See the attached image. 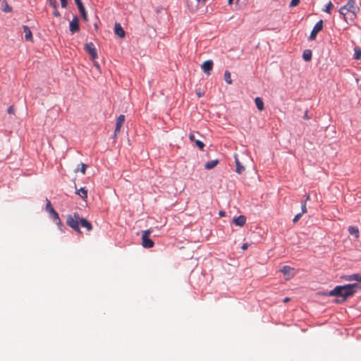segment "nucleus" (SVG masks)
I'll return each instance as SVG.
<instances>
[{"label": "nucleus", "mask_w": 361, "mask_h": 361, "mask_svg": "<svg viewBox=\"0 0 361 361\" xmlns=\"http://www.w3.org/2000/svg\"><path fill=\"white\" fill-rule=\"evenodd\" d=\"M46 211L49 213L51 218L58 219L59 214L55 211L50 201L47 199Z\"/></svg>", "instance_id": "9b49d317"}, {"label": "nucleus", "mask_w": 361, "mask_h": 361, "mask_svg": "<svg viewBox=\"0 0 361 361\" xmlns=\"http://www.w3.org/2000/svg\"><path fill=\"white\" fill-rule=\"evenodd\" d=\"M84 49L90 55V59L92 61L97 59V52L94 47V44L92 42L86 43L84 47Z\"/></svg>", "instance_id": "39448f33"}, {"label": "nucleus", "mask_w": 361, "mask_h": 361, "mask_svg": "<svg viewBox=\"0 0 361 361\" xmlns=\"http://www.w3.org/2000/svg\"><path fill=\"white\" fill-rule=\"evenodd\" d=\"M224 80L228 84H232V80L231 78V73L228 71L224 72Z\"/></svg>", "instance_id": "7c9ffc66"}, {"label": "nucleus", "mask_w": 361, "mask_h": 361, "mask_svg": "<svg viewBox=\"0 0 361 361\" xmlns=\"http://www.w3.org/2000/svg\"><path fill=\"white\" fill-rule=\"evenodd\" d=\"M341 279H345L346 281H356L358 282H361V275L359 274H353L351 275H344L341 276Z\"/></svg>", "instance_id": "dca6fc26"}, {"label": "nucleus", "mask_w": 361, "mask_h": 361, "mask_svg": "<svg viewBox=\"0 0 361 361\" xmlns=\"http://www.w3.org/2000/svg\"><path fill=\"white\" fill-rule=\"evenodd\" d=\"M334 7V4L331 1H329L325 6V8L324 9V11L327 13H331V11Z\"/></svg>", "instance_id": "2f4dec72"}, {"label": "nucleus", "mask_w": 361, "mask_h": 361, "mask_svg": "<svg viewBox=\"0 0 361 361\" xmlns=\"http://www.w3.org/2000/svg\"><path fill=\"white\" fill-rule=\"evenodd\" d=\"M255 102L258 110L263 111L264 109V102L262 98L256 97L255 99Z\"/></svg>", "instance_id": "bb28decb"}, {"label": "nucleus", "mask_w": 361, "mask_h": 361, "mask_svg": "<svg viewBox=\"0 0 361 361\" xmlns=\"http://www.w3.org/2000/svg\"><path fill=\"white\" fill-rule=\"evenodd\" d=\"M293 270V269L289 266H283L281 269V271L285 275V276H290V272Z\"/></svg>", "instance_id": "cd10ccee"}, {"label": "nucleus", "mask_w": 361, "mask_h": 361, "mask_svg": "<svg viewBox=\"0 0 361 361\" xmlns=\"http://www.w3.org/2000/svg\"><path fill=\"white\" fill-rule=\"evenodd\" d=\"M7 112H8V114H13V112H14V108H13V106H9V107L8 108V109H7Z\"/></svg>", "instance_id": "ea45409f"}, {"label": "nucleus", "mask_w": 361, "mask_h": 361, "mask_svg": "<svg viewBox=\"0 0 361 361\" xmlns=\"http://www.w3.org/2000/svg\"><path fill=\"white\" fill-rule=\"evenodd\" d=\"M51 6L54 8H56L58 6V4L56 0H48Z\"/></svg>", "instance_id": "f704fd0d"}, {"label": "nucleus", "mask_w": 361, "mask_h": 361, "mask_svg": "<svg viewBox=\"0 0 361 361\" xmlns=\"http://www.w3.org/2000/svg\"><path fill=\"white\" fill-rule=\"evenodd\" d=\"M61 6L66 8L68 5V0H60Z\"/></svg>", "instance_id": "4c0bfd02"}, {"label": "nucleus", "mask_w": 361, "mask_h": 361, "mask_svg": "<svg viewBox=\"0 0 361 361\" xmlns=\"http://www.w3.org/2000/svg\"><path fill=\"white\" fill-rule=\"evenodd\" d=\"M302 214L301 213H299L295 216V217L293 219V223H297L300 219L302 217Z\"/></svg>", "instance_id": "c9c22d12"}, {"label": "nucleus", "mask_w": 361, "mask_h": 361, "mask_svg": "<svg viewBox=\"0 0 361 361\" xmlns=\"http://www.w3.org/2000/svg\"><path fill=\"white\" fill-rule=\"evenodd\" d=\"M348 232L353 235L356 239L359 238V229L356 226H350L348 227Z\"/></svg>", "instance_id": "a878e982"}, {"label": "nucleus", "mask_w": 361, "mask_h": 361, "mask_svg": "<svg viewBox=\"0 0 361 361\" xmlns=\"http://www.w3.org/2000/svg\"><path fill=\"white\" fill-rule=\"evenodd\" d=\"M80 216L78 212L66 216V224L71 227L77 233L81 234L82 231L80 228Z\"/></svg>", "instance_id": "7ed1b4c3"}, {"label": "nucleus", "mask_w": 361, "mask_h": 361, "mask_svg": "<svg viewBox=\"0 0 361 361\" xmlns=\"http://www.w3.org/2000/svg\"><path fill=\"white\" fill-rule=\"evenodd\" d=\"M225 214H226V212H224V211H220V212H219V215H220L221 216H225Z\"/></svg>", "instance_id": "49530a36"}, {"label": "nucleus", "mask_w": 361, "mask_h": 361, "mask_svg": "<svg viewBox=\"0 0 361 361\" xmlns=\"http://www.w3.org/2000/svg\"><path fill=\"white\" fill-rule=\"evenodd\" d=\"M219 161L218 159L209 161L205 164L204 168L207 170H211L214 169L219 164Z\"/></svg>", "instance_id": "4be33fe9"}, {"label": "nucleus", "mask_w": 361, "mask_h": 361, "mask_svg": "<svg viewBox=\"0 0 361 361\" xmlns=\"http://www.w3.org/2000/svg\"><path fill=\"white\" fill-rule=\"evenodd\" d=\"M290 300V298H286L285 299H283V302H287Z\"/></svg>", "instance_id": "de8ad7c7"}, {"label": "nucleus", "mask_w": 361, "mask_h": 361, "mask_svg": "<svg viewBox=\"0 0 361 361\" xmlns=\"http://www.w3.org/2000/svg\"><path fill=\"white\" fill-rule=\"evenodd\" d=\"M196 1H197V4H200V3H202V5H204V4H205V3H206V1H207V0H196Z\"/></svg>", "instance_id": "c03bdc74"}, {"label": "nucleus", "mask_w": 361, "mask_h": 361, "mask_svg": "<svg viewBox=\"0 0 361 361\" xmlns=\"http://www.w3.org/2000/svg\"><path fill=\"white\" fill-rule=\"evenodd\" d=\"M233 0H228V4L231 5L233 4Z\"/></svg>", "instance_id": "8fccbe9b"}, {"label": "nucleus", "mask_w": 361, "mask_h": 361, "mask_svg": "<svg viewBox=\"0 0 361 361\" xmlns=\"http://www.w3.org/2000/svg\"><path fill=\"white\" fill-rule=\"evenodd\" d=\"M248 246H249L248 243H244V244L241 246V248H242V250H247V249Z\"/></svg>", "instance_id": "37998d69"}, {"label": "nucleus", "mask_w": 361, "mask_h": 361, "mask_svg": "<svg viewBox=\"0 0 361 361\" xmlns=\"http://www.w3.org/2000/svg\"><path fill=\"white\" fill-rule=\"evenodd\" d=\"M53 221L55 222V224L58 226V228L61 231V232H65V231L66 230V227L63 224V223L61 222L60 218H59V216H58V219H53Z\"/></svg>", "instance_id": "b1692460"}, {"label": "nucleus", "mask_w": 361, "mask_h": 361, "mask_svg": "<svg viewBox=\"0 0 361 361\" xmlns=\"http://www.w3.org/2000/svg\"><path fill=\"white\" fill-rule=\"evenodd\" d=\"M213 61L212 60H207L203 62L201 67L204 73L209 75L213 68Z\"/></svg>", "instance_id": "9d476101"}, {"label": "nucleus", "mask_w": 361, "mask_h": 361, "mask_svg": "<svg viewBox=\"0 0 361 361\" xmlns=\"http://www.w3.org/2000/svg\"><path fill=\"white\" fill-rule=\"evenodd\" d=\"M69 30L72 34L80 31L79 18L77 16H74L73 20L70 22Z\"/></svg>", "instance_id": "0eeeda50"}, {"label": "nucleus", "mask_w": 361, "mask_h": 361, "mask_svg": "<svg viewBox=\"0 0 361 361\" xmlns=\"http://www.w3.org/2000/svg\"><path fill=\"white\" fill-rule=\"evenodd\" d=\"M94 66L100 71V66L98 62L95 61V60L93 61Z\"/></svg>", "instance_id": "58836bf2"}, {"label": "nucleus", "mask_w": 361, "mask_h": 361, "mask_svg": "<svg viewBox=\"0 0 361 361\" xmlns=\"http://www.w3.org/2000/svg\"><path fill=\"white\" fill-rule=\"evenodd\" d=\"M2 11L4 12H11L12 11V8L10 6L6 0H4L2 2Z\"/></svg>", "instance_id": "c85d7f7f"}, {"label": "nucleus", "mask_w": 361, "mask_h": 361, "mask_svg": "<svg viewBox=\"0 0 361 361\" xmlns=\"http://www.w3.org/2000/svg\"><path fill=\"white\" fill-rule=\"evenodd\" d=\"M233 222L238 226H243L246 223V217L244 215H240L233 218Z\"/></svg>", "instance_id": "2eb2a0df"}, {"label": "nucleus", "mask_w": 361, "mask_h": 361, "mask_svg": "<svg viewBox=\"0 0 361 361\" xmlns=\"http://www.w3.org/2000/svg\"><path fill=\"white\" fill-rule=\"evenodd\" d=\"M75 194L80 195L82 200H85L87 197V190H86L85 188H81L80 189L78 190L75 185Z\"/></svg>", "instance_id": "6ab92c4d"}, {"label": "nucleus", "mask_w": 361, "mask_h": 361, "mask_svg": "<svg viewBox=\"0 0 361 361\" xmlns=\"http://www.w3.org/2000/svg\"><path fill=\"white\" fill-rule=\"evenodd\" d=\"M54 11L53 12L54 16H56V17H59L61 16V14L58 11L57 8H54Z\"/></svg>", "instance_id": "a19ab883"}, {"label": "nucleus", "mask_w": 361, "mask_h": 361, "mask_svg": "<svg viewBox=\"0 0 361 361\" xmlns=\"http://www.w3.org/2000/svg\"><path fill=\"white\" fill-rule=\"evenodd\" d=\"M53 221L55 222V224L58 226V228L61 231V232H65V231L66 230V227L63 224V223L61 222L60 218H59V216H58V219H53Z\"/></svg>", "instance_id": "5701e85b"}, {"label": "nucleus", "mask_w": 361, "mask_h": 361, "mask_svg": "<svg viewBox=\"0 0 361 361\" xmlns=\"http://www.w3.org/2000/svg\"><path fill=\"white\" fill-rule=\"evenodd\" d=\"M75 3L78 8V11L80 13L82 18L83 19L84 21L87 22L88 20L87 13V11L85 10V8L82 1L81 0H75Z\"/></svg>", "instance_id": "6e6552de"}, {"label": "nucleus", "mask_w": 361, "mask_h": 361, "mask_svg": "<svg viewBox=\"0 0 361 361\" xmlns=\"http://www.w3.org/2000/svg\"><path fill=\"white\" fill-rule=\"evenodd\" d=\"M347 4L339 9L338 12L340 15L343 17V19L346 22L348 23V20H347V14L349 12H353V11H360V8L358 7L355 4V0H347Z\"/></svg>", "instance_id": "f03ea898"}, {"label": "nucleus", "mask_w": 361, "mask_h": 361, "mask_svg": "<svg viewBox=\"0 0 361 361\" xmlns=\"http://www.w3.org/2000/svg\"><path fill=\"white\" fill-rule=\"evenodd\" d=\"M125 121V116L120 115L116 120V127L114 130V137L116 136L117 133L120 132L121 128Z\"/></svg>", "instance_id": "f8f14e48"}, {"label": "nucleus", "mask_w": 361, "mask_h": 361, "mask_svg": "<svg viewBox=\"0 0 361 361\" xmlns=\"http://www.w3.org/2000/svg\"><path fill=\"white\" fill-rule=\"evenodd\" d=\"M238 1H239V0H236V4H238Z\"/></svg>", "instance_id": "864d4df0"}, {"label": "nucleus", "mask_w": 361, "mask_h": 361, "mask_svg": "<svg viewBox=\"0 0 361 361\" xmlns=\"http://www.w3.org/2000/svg\"><path fill=\"white\" fill-rule=\"evenodd\" d=\"M23 29L25 32V39L26 41L32 42L33 41L32 33L30 29L29 28V27L27 25H23Z\"/></svg>", "instance_id": "f3484780"}, {"label": "nucleus", "mask_w": 361, "mask_h": 361, "mask_svg": "<svg viewBox=\"0 0 361 361\" xmlns=\"http://www.w3.org/2000/svg\"><path fill=\"white\" fill-rule=\"evenodd\" d=\"M80 165H81L80 172L82 174H85V171H86V169H87V165L85 164H83V163H82Z\"/></svg>", "instance_id": "e433bc0d"}, {"label": "nucleus", "mask_w": 361, "mask_h": 361, "mask_svg": "<svg viewBox=\"0 0 361 361\" xmlns=\"http://www.w3.org/2000/svg\"><path fill=\"white\" fill-rule=\"evenodd\" d=\"M303 118L304 119H309L310 118V117L308 116V111L306 110L305 114H304V116H303Z\"/></svg>", "instance_id": "79ce46f5"}, {"label": "nucleus", "mask_w": 361, "mask_h": 361, "mask_svg": "<svg viewBox=\"0 0 361 361\" xmlns=\"http://www.w3.org/2000/svg\"><path fill=\"white\" fill-rule=\"evenodd\" d=\"M300 2V0H291L289 6L290 7H295L297 6Z\"/></svg>", "instance_id": "473e14b6"}, {"label": "nucleus", "mask_w": 361, "mask_h": 361, "mask_svg": "<svg viewBox=\"0 0 361 361\" xmlns=\"http://www.w3.org/2000/svg\"><path fill=\"white\" fill-rule=\"evenodd\" d=\"M312 52L310 49H305L302 53V59L305 61L309 62L312 60Z\"/></svg>", "instance_id": "412c9836"}, {"label": "nucleus", "mask_w": 361, "mask_h": 361, "mask_svg": "<svg viewBox=\"0 0 361 361\" xmlns=\"http://www.w3.org/2000/svg\"><path fill=\"white\" fill-rule=\"evenodd\" d=\"M359 11H353V12H349V15H347V20H348V23H347L349 25H356L354 21L355 19L357 18V14Z\"/></svg>", "instance_id": "a211bd4d"}, {"label": "nucleus", "mask_w": 361, "mask_h": 361, "mask_svg": "<svg viewBox=\"0 0 361 361\" xmlns=\"http://www.w3.org/2000/svg\"><path fill=\"white\" fill-rule=\"evenodd\" d=\"M196 134L197 135V136H199V137H202V135H201L200 133L196 132Z\"/></svg>", "instance_id": "3c124183"}, {"label": "nucleus", "mask_w": 361, "mask_h": 361, "mask_svg": "<svg viewBox=\"0 0 361 361\" xmlns=\"http://www.w3.org/2000/svg\"><path fill=\"white\" fill-rule=\"evenodd\" d=\"M324 21L323 20H319L314 26L310 35L309 37L310 40H314L317 37V34L323 30Z\"/></svg>", "instance_id": "423d86ee"}, {"label": "nucleus", "mask_w": 361, "mask_h": 361, "mask_svg": "<svg viewBox=\"0 0 361 361\" xmlns=\"http://www.w3.org/2000/svg\"><path fill=\"white\" fill-rule=\"evenodd\" d=\"M197 94L200 97L202 96V94L200 92H198Z\"/></svg>", "instance_id": "603ef678"}, {"label": "nucleus", "mask_w": 361, "mask_h": 361, "mask_svg": "<svg viewBox=\"0 0 361 361\" xmlns=\"http://www.w3.org/2000/svg\"><path fill=\"white\" fill-rule=\"evenodd\" d=\"M114 32L120 38H124L126 36V32L121 27L119 23H116L114 25Z\"/></svg>", "instance_id": "ddd939ff"}, {"label": "nucleus", "mask_w": 361, "mask_h": 361, "mask_svg": "<svg viewBox=\"0 0 361 361\" xmlns=\"http://www.w3.org/2000/svg\"><path fill=\"white\" fill-rule=\"evenodd\" d=\"M355 54L354 59L356 60H359L361 59V49L358 47H355L354 48Z\"/></svg>", "instance_id": "c756f323"}, {"label": "nucleus", "mask_w": 361, "mask_h": 361, "mask_svg": "<svg viewBox=\"0 0 361 361\" xmlns=\"http://www.w3.org/2000/svg\"><path fill=\"white\" fill-rule=\"evenodd\" d=\"M305 200H306V202H307V200H310V195H309V194H306V195H305Z\"/></svg>", "instance_id": "a18cd8bd"}, {"label": "nucleus", "mask_w": 361, "mask_h": 361, "mask_svg": "<svg viewBox=\"0 0 361 361\" xmlns=\"http://www.w3.org/2000/svg\"><path fill=\"white\" fill-rule=\"evenodd\" d=\"M306 212H307L306 200H303L302 202V212H301V214H303Z\"/></svg>", "instance_id": "72a5a7b5"}, {"label": "nucleus", "mask_w": 361, "mask_h": 361, "mask_svg": "<svg viewBox=\"0 0 361 361\" xmlns=\"http://www.w3.org/2000/svg\"><path fill=\"white\" fill-rule=\"evenodd\" d=\"M94 27L96 30H98V25H97V23H94Z\"/></svg>", "instance_id": "09e8293b"}, {"label": "nucleus", "mask_w": 361, "mask_h": 361, "mask_svg": "<svg viewBox=\"0 0 361 361\" xmlns=\"http://www.w3.org/2000/svg\"><path fill=\"white\" fill-rule=\"evenodd\" d=\"M53 221L55 222V224L58 226V228L61 231V232H65V231L66 230V227L63 224V223L61 222L60 218H59V216H58V219H53Z\"/></svg>", "instance_id": "393cba45"}, {"label": "nucleus", "mask_w": 361, "mask_h": 361, "mask_svg": "<svg viewBox=\"0 0 361 361\" xmlns=\"http://www.w3.org/2000/svg\"><path fill=\"white\" fill-rule=\"evenodd\" d=\"M235 162L236 166L235 171L239 174L242 173L245 170V169L240 162L239 159L237 157V155L235 156Z\"/></svg>", "instance_id": "aec40b11"}, {"label": "nucleus", "mask_w": 361, "mask_h": 361, "mask_svg": "<svg viewBox=\"0 0 361 361\" xmlns=\"http://www.w3.org/2000/svg\"><path fill=\"white\" fill-rule=\"evenodd\" d=\"M80 226L85 228L87 231H91L93 228L92 224L87 219L80 217Z\"/></svg>", "instance_id": "4468645a"}, {"label": "nucleus", "mask_w": 361, "mask_h": 361, "mask_svg": "<svg viewBox=\"0 0 361 361\" xmlns=\"http://www.w3.org/2000/svg\"><path fill=\"white\" fill-rule=\"evenodd\" d=\"M357 289H361V285L360 283H349L343 286H336L329 292H322L319 293V294L326 296H335L337 299L334 301L337 303H341L353 296L357 292Z\"/></svg>", "instance_id": "f257e3e1"}, {"label": "nucleus", "mask_w": 361, "mask_h": 361, "mask_svg": "<svg viewBox=\"0 0 361 361\" xmlns=\"http://www.w3.org/2000/svg\"><path fill=\"white\" fill-rule=\"evenodd\" d=\"M152 233L151 230H146L143 231L142 235V245L145 248H151L154 246V241L149 238Z\"/></svg>", "instance_id": "20e7f679"}, {"label": "nucleus", "mask_w": 361, "mask_h": 361, "mask_svg": "<svg viewBox=\"0 0 361 361\" xmlns=\"http://www.w3.org/2000/svg\"><path fill=\"white\" fill-rule=\"evenodd\" d=\"M189 139L191 142H194L195 146L201 151H204L205 145L204 142L198 139H196V136L194 132H191L189 134Z\"/></svg>", "instance_id": "1a4fd4ad"}]
</instances>
